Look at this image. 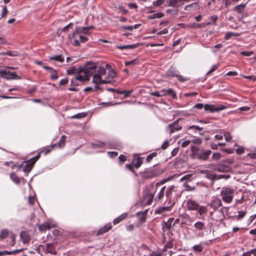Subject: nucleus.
<instances>
[{"mask_svg":"<svg viewBox=\"0 0 256 256\" xmlns=\"http://www.w3.org/2000/svg\"><path fill=\"white\" fill-rule=\"evenodd\" d=\"M194 108L198 110L204 108V110L208 111L210 112H219L226 108V106L222 104H203L202 103H198L194 105Z\"/></svg>","mask_w":256,"mask_h":256,"instance_id":"nucleus-3","label":"nucleus"},{"mask_svg":"<svg viewBox=\"0 0 256 256\" xmlns=\"http://www.w3.org/2000/svg\"><path fill=\"white\" fill-rule=\"evenodd\" d=\"M174 218H170L167 222H163L162 224V230L165 232L167 230H169L172 227V222Z\"/></svg>","mask_w":256,"mask_h":256,"instance_id":"nucleus-27","label":"nucleus"},{"mask_svg":"<svg viewBox=\"0 0 256 256\" xmlns=\"http://www.w3.org/2000/svg\"><path fill=\"white\" fill-rule=\"evenodd\" d=\"M224 136L226 142H230L232 139V137L229 132L224 134Z\"/></svg>","mask_w":256,"mask_h":256,"instance_id":"nucleus-64","label":"nucleus"},{"mask_svg":"<svg viewBox=\"0 0 256 256\" xmlns=\"http://www.w3.org/2000/svg\"><path fill=\"white\" fill-rule=\"evenodd\" d=\"M164 2V0H157L153 2L152 4L154 6H159Z\"/></svg>","mask_w":256,"mask_h":256,"instance_id":"nucleus-55","label":"nucleus"},{"mask_svg":"<svg viewBox=\"0 0 256 256\" xmlns=\"http://www.w3.org/2000/svg\"><path fill=\"white\" fill-rule=\"evenodd\" d=\"M238 214L237 216V219L240 220L244 217L246 212L244 211H239L238 212Z\"/></svg>","mask_w":256,"mask_h":256,"instance_id":"nucleus-58","label":"nucleus"},{"mask_svg":"<svg viewBox=\"0 0 256 256\" xmlns=\"http://www.w3.org/2000/svg\"><path fill=\"white\" fill-rule=\"evenodd\" d=\"M209 206L214 212L216 211L220 207L222 206V202L220 198L216 197L212 198L210 203L209 204Z\"/></svg>","mask_w":256,"mask_h":256,"instance_id":"nucleus-10","label":"nucleus"},{"mask_svg":"<svg viewBox=\"0 0 256 256\" xmlns=\"http://www.w3.org/2000/svg\"><path fill=\"white\" fill-rule=\"evenodd\" d=\"M175 186H170L166 192H165V194L166 198H167L166 201L169 204H172V196L173 192L174 191Z\"/></svg>","mask_w":256,"mask_h":256,"instance_id":"nucleus-14","label":"nucleus"},{"mask_svg":"<svg viewBox=\"0 0 256 256\" xmlns=\"http://www.w3.org/2000/svg\"><path fill=\"white\" fill-rule=\"evenodd\" d=\"M176 77L178 80L182 82H184L188 80V78H184L181 75L178 74H176Z\"/></svg>","mask_w":256,"mask_h":256,"instance_id":"nucleus-56","label":"nucleus"},{"mask_svg":"<svg viewBox=\"0 0 256 256\" xmlns=\"http://www.w3.org/2000/svg\"><path fill=\"white\" fill-rule=\"evenodd\" d=\"M234 190L230 187L224 186L222 188L220 196L222 201L227 204L232 202Z\"/></svg>","mask_w":256,"mask_h":256,"instance_id":"nucleus-4","label":"nucleus"},{"mask_svg":"<svg viewBox=\"0 0 256 256\" xmlns=\"http://www.w3.org/2000/svg\"><path fill=\"white\" fill-rule=\"evenodd\" d=\"M166 186H163L159 192L156 194L155 198L154 200L155 201H159L161 200L164 196V194H165V190H166Z\"/></svg>","mask_w":256,"mask_h":256,"instance_id":"nucleus-29","label":"nucleus"},{"mask_svg":"<svg viewBox=\"0 0 256 256\" xmlns=\"http://www.w3.org/2000/svg\"><path fill=\"white\" fill-rule=\"evenodd\" d=\"M66 140V136L64 135L62 136L60 139L59 140L58 143H56L52 144V147H58L59 148H62L65 146V142Z\"/></svg>","mask_w":256,"mask_h":256,"instance_id":"nucleus-26","label":"nucleus"},{"mask_svg":"<svg viewBox=\"0 0 256 256\" xmlns=\"http://www.w3.org/2000/svg\"><path fill=\"white\" fill-rule=\"evenodd\" d=\"M205 177L208 179L214 180L218 178H224L222 175H216L210 173H206Z\"/></svg>","mask_w":256,"mask_h":256,"instance_id":"nucleus-34","label":"nucleus"},{"mask_svg":"<svg viewBox=\"0 0 256 256\" xmlns=\"http://www.w3.org/2000/svg\"><path fill=\"white\" fill-rule=\"evenodd\" d=\"M191 150L192 157L194 158H198L204 160H207L212 153L210 150H200L194 146H191Z\"/></svg>","mask_w":256,"mask_h":256,"instance_id":"nucleus-2","label":"nucleus"},{"mask_svg":"<svg viewBox=\"0 0 256 256\" xmlns=\"http://www.w3.org/2000/svg\"><path fill=\"white\" fill-rule=\"evenodd\" d=\"M188 130H192L194 133H198L200 135H202L203 132L201 131L204 130V128L196 125H192L188 128Z\"/></svg>","mask_w":256,"mask_h":256,"instance_id":"nucleus-23","label":"nucleus"},{"mask_svg":"<svg viewBox=\"0 0 256 256\" xmlns=\"http://www.w3.org/2000/svg\"><path fill=\"white\" fill-rule=\"evenodd\" d=\"M54 148V147H52V144L50 146H46L43 148L40 151V152L44 153V155H46L50 153Z\"/></svg>","mask_w":256,"mask_h":256,"instance_id":"nucleus-44","label":"nucleus"},{"mask_svg":"<svg viewBox=\"0 0 256 256\" xmlns=\"http://www.w3.org/2000/svg\"><path fill=\"white\" fill-rule=\"evenodd\" d=\"M191 0H168L167 1V2H168V6L178 8L182 6L184 2H188Z\"/></svg>","mask_w":256,"mask_h":256,"instance_id":"nucleus-9","label":"nucleus"},{"mask_svg":"<svg viewBox=\"0 0 256 256\" xmlns=\"http://www.w3.org/2000/svg\"><path fill=\"white\" fill-rule=\"evenodd\" d=\"M106 145V143L102 142H100V141L92 144V146L94 148H103Z\"/></svg>","mask_w":256,"mask_h":256,"instance_id":"nucleus-45","label":"nucleus"},{"mask_svg":"<svg viewBox=\"0 0 256 256\" xmlns=\"http://www.w3.org/2000/svg\"><path fill=\"white\" fill-rule=\"evenodd\" d=\"M246 6V3L241 4L234 7L232 10L238 14H241L244 12V10Z\"/></svg>","mask_w":256,"mask_h":256,"instance_id":"nucleus-25","label":"nucleus"},{"mask_svg":"<svg viewBox=\"0 0 256 256\" xmlns=\"http://www.w3.org/2000/svg\"><path fill=\"white\" fill-rule=\"evenodd\" d=\"M164 172V170L159 168H154L146 169L144 172H140L142 178L144 180L150 179L158 176Z\"/></svg>","mask_w":256,"mask_h":256,"instance_id":"nucleus-5","label":"nucleus"},{"mask_svg":"<svg viewBox=\"0 0 256 256\" xmlns=\"http://www.w3.org/2000/svg\"><path fill=\"white\" fill-rule=\"evenodd\" d=\"M155 191L150 192L148 188H146L144 191L142 202L144 205H150L152 204L154 196Z\"/></svg>","mask_w":256,"mask_h":256,"instance_id":"nucleus-7","label":"nucleus"},{"mask_svg":"<svg viewBox=\"0 0 256 256\" xmlns=\"http://www.w3.org/2000/svg\"><path fill=\"white\" fill-rule=\"evenodd\" d=\"M246 193L243 192L242 190H240L239 192H236L237 195H241L240 197L236 199V204H242L244 202L247 200V198H246Z\"/></svg>","mask_w":256,"mask_h":256,"instance_id":"nucleus-17","label":"nucleus"},{"mask_svg":"<svg viewBox=\"0 0 256 256\" xmlns=\"http://www.w3.org/2000/svg\"><path fill=\"white\" fill-rule=\"evenodd\" d=\"M0 55H7L10 56H17L18 55V53L16 51H8L6 52H4L0 53Z\"/></svg>","mask_w":256,"mask_h":256,"instance_id":"nucleus-40","label":"nucleus"},{"mask_svg":"<svg viewBox=\"0 0 256 256\" xmlns=\"http://www.w3.org/2000/svg\"><path fill=\"white\" fill-rule=\"evenodd\" d=\"M179 120H178L172 124L168 125V128L170 129V134H173L174 132L178 131L182 129V126L178 124Z\"/></svg>","mask_w":256,"mask_h":256,"instance_id":"nucleus-13","label":"nucleus"},{"mask_svg":"<svg viewBox=\"0 0 256 256\" xmlns=\"http://www.w3.org/2000/svg\"><path fill=\"white\" fill-rule=\"evenodd\" d=\"M32 168H33L32 166L30 165L28 163H27L26 162V164H25V166L24 167L23 170L24 172H28L32 170Z\"/></svg>","mask_w":256,"mask_h":256,"instance_id":"nucleus-52","label":"nucleus"},{"mask_svg":"<svg viewBox=\"0 0 256 256\" xmlns=\"http://www.w3.org/2000/svg\"><path fill=\"white\" fill-rule=\"evenodd\" d=\"M118 158H119V160H120V164H122L123 162H126V156L124 155H123V154H120Z\"/></svg>","mask_w":256,"mask_h":256,"instance_id":"nucleus-60","label":"nucleus"},{"mask_svg":"<svg viewBox=\"0 0 256 256\" xmlns=\"http://www.w3.org/2000/svg\"><path fill=\"white\" fill-rule=\"evenodd\" d=\"M164 94H164H164L162 93L161 91L160 92L156 91V92H152L150 93V94L151 96H156L157 97L164 96Z\"/></svg>","mask_w":256,"mask_h":256,"instance_id":"nucleus-54","label":"nucleus"},{"mask_svg":"<svg viewBox=\"0 0 256 256\" xmlns=\"http://www.w3.org/2000/svg\"><path fill=\"white\" fill-rule=\"evenodd\" d=\"M56 226L55 224L46 222L40 224L38 226V228L41 232H46Z\"/></svg>","mask_w":256,"mask_h":256,"instance_id":"nucleus-18","label":"nucleus"},{"mask_svg":"<svg viewBox=\"0 0 256 256\" xmlns=\"http://www.w3.org/2000/svg\"><path fill=\"white\" fill-rule=\"evenodd\" d=\"M96 74H99L100 76H104L106 74V70L103 67H98L96 70Z\"/></svg>","mask_w":256,"mask_h":256,"instance_id":"nucleus-41","label":"nucleus"},{"mask_svg":"<svg viewBox=\"0 0 256 256\" xmlns=\"http://www.w3.org/2000/svg\"><path fill=\"white\" fill-rule=\"evenodd\" d=\"M174 205V203H172L170 206L159 207L156 208L155 212L157 214H162L166 212L170 211Z\"/></svg>","mask_w":256,"mask_h":256,"instance_id":"nucleus-21","label":"nucleus"},{"mask_svg":"<svg viewBox=\"0 0 256 256\" xmlns=\"http://www.w3.org/2000/svg\"><path fill=\"white\" fill-rule=\"evenodd\" d=\"M194 228L200 230H203L205 228V224L202 222H197L194 224Z\"/></svg>","mask_w":256,"mask_h":256,"instance_id":"nucleus-36","label":"nucleus"},{"mask_svg":"<svg viewBox=\"0 0 256 256\" xmlns=\"http://www.w3.org/2000/svg\"><path fill=\"white\" fill-rule=\"evenodd\" d=\"M186 206L188 210L197 211L200 216L206 214L208 212L206 206H200L196 201L191 199L187 200Z\"/></svg>","mask_w":256,"mask_h":256,"instance_id":"nucleus-1","label":"nucleus"},{"mask_svg":"<svg viewBox=\"0 0 256 256\" xmlns=\"http://www.w3.org/2000/svg\"><path fill=\"white\" fill-rule=\"evenodd\" d=\"M23 250L22 248L14 250L12 251H8V250H4L3 251L4 255H10V254H16Z\"/></svg>","mask_w":256,"mask_h":256,"instance_id":"nucleus-42","label":"nucleus"},{"mask_svg":"<svg viewBox=\"0 0 256 256\" xmlns=\"http://www.w3.org/2000/svg\"><path fill=\"white\" fill-rule=\"evenodd\" d=\"M128 216V214L126 212L124 213L119 216H118L117 218H115L114 221L113 223L114 224L116 225L120 223V222L123 220H124L126 219Z\"/></svg>","mask_w":256,"mask_h":256,"instance_id":"nucleus-33","label":"nucleus"},{"mask_svg":"<svg viewBox=\"0 0 256 256\" xmlns=\"http://www.w3.org/2000/svg\"><path fill=\"white\" fill-rule=\"evenodd\" d=\"M161 92L163 93V94L164 93L165 94L164 96L169 94V95L171 96L174 98H176V92H174V91L172 88H168V90L162 89L161 90Z\"/></svg>","mask_w":256,"mask_h":256,"instance_id":"nucleus-31","label":"nucleus"},{"mask_svg":"<svg viewBox=\"0 0 256 256\" xmlns=\"http://www.w3.org/2000/svg\"><path fill=\"white\" fill-rule=\"evenodd\" d=\"M138 43H136L133 44L126 45V49H134L137 48L139 46Z\"/></svg>","mask_w":256,"mask_h":256,"instance_id":"nucleus-62","label":"nucleus"},{"mask_svg":"<svg viewBox=\"0 0 256 256\" xmlns=\"http://www.w3.org/2000/svg\"><path fill=\"white\" fill-rule=\"evenodd\" d=\"M157 154H158V153L156 152H153L149 154L146 156V162H150L154 157H156L157 156Z\"/></svg>","mask_w":256,"mask_h":256,"instance_id":"nucleus-48","label":"nucleus"},{"mask_svg":"<svg viewBox=\"0 0 256 256\" xmlns=\"http://www.w3.org/2000/svg\"><path fill=\"white\" fill-rule=\"evenodd\" d=\"M49 60H54L60 62H64V58L62 56V54L51 56Z\"/></svg>","mask_w":256,"mask_h":256,"instance_id":"nucleus-38","label":"nucleus"},{"mask_svg":"<svg viewBox=\"0 0 256 256\" xmlns=\"http://www.w3.org/2000/svg\"><path fill=\"white\" fill-rule=\"evenodd\" d=\"M112 228V226L110 224H108L104 226L102 228H100L96 232V235H102L103 234Z\"/></svg>","mask_w":256,"mask_h":256,"instance_id":"nucleus-20","label":"nucleus"},{"mask_svg":"<svg viewBox=\"0 0 256 256\" xmlns=\"http://www.w3.org/2000/svg\"><path fill=\"white\" fill-rule=\"evenodd\" d=\"M148 210H146L144 212H140L137 213V216L139 218L140 221L141 222V224L145 222L146 217L148 213Z\"/></svg>","mask_w":256,"mask_h":256,"instance_id":"nucleus-32","label":"nucleus"},{"mask_svg":"<svg viewBox=\"0 0 256 256\" xmlns=\"http://www.w3.org/2000/svg\"><path fill=\"white\" fill-rule=\"evenodd\" d=\"M144 158L134 156L132 162V164L136 168H139L143 163Z\"/></svg>","mask_w":256,"mask_h":256,"instance_id":"nucleus-19","label":"nucleus"},{"mask_svg":"<svg viewBox=\"0 0 256 256\" xmlns=\"http://www.w3.org/2000/svg\"><path fill=\"white\" fill-rule=\"evenodd\" d=\"M209 18L212 20V22H208L206 24L207 25H210V24H213L214 25L216 26V22L218 20V17L217 16L214 15V16H210Z\"/></svg>","mask_w":256,"mask_h":256,"instance_id":"nucleus-46","label":"nucleus"},{"mask_svg":"<svg viewBox=\"0 0 256 256\" xmlns=\"http://www.w3.org/2000/svg\"><path fill=\"white\" fill-rule=\"evenodd\" d=\"M20 238L24 244H28L30 240V236L28 232L26 231H22L20 232Z\"/></svg>","mask_w":256,"mask_h":256,"instance_id":"nucleus-15","label":"nucleus"},{"mask_svg":"<svg viewBox=\"0 0 256 256\" xmlns=\"http://www.w3.org/2000/svg\"><path fill=\"white\" fill-rule=\"evenodd\" d=\"M240 34L239 33L233 32H228L224 36L225 40H228L232 36H238Z\"/></svg>","mask_w":256,"mask_h":256,"instance_id":"nucleus-37","label":"nucleus"},{"mask_svg":"<svg viewBox=\"0 0 256 256\" xmlns=\"http://www.w3.org/2000/svg\"><path fill=\"white\" fill-rule=\"evenodd\" d=\"M254 54L252 51H243L240 52V54L246 56H250Z\"/></svg>","mask_w":256,"mask_h":256,"instance_id":"nucleus-57","label":"nucleus"},{"mask_svg":"<svg viewBox=\"0 0 256 256\" xmlns=\"http://www.w3.org/2000/svg\"><path fill=\"white\" fill-rule=\"evenodd\" d=\"M13 234L12 232H10L7 230H2L0 232V240L2 241L5 238H8L10 234Z\"/></svg>","mask_w":256,"mask_h":256,"instance_id":"nucleus-30","label":"nucleus"},{"mask_svg":"<svg viewBox=\"0 0 256 256\" xmlns=\"http://www.w3.org/2000/svg\"><path fill=\"white\" fill-rule=\"evenodd\" d=\"M116 76V73L114 70H109L107 76L106 80H110L114 78Z\"/></svg>","mask_w":256,"mask_h":256,"instance_id":"nucleus-39","label":"nucleus"},{"mask_svg":"<svg viewBox=\"0 0 256 256\" xmlns=\"http://www.w3.org/2000/svg\"><path fill=\"white\" fill-rule=\"evenodd\" d=\"M46 252L52 254H56V252L54 244L48 243L46 244Z\"/></svg>","mask_w":256,"mask_h":256,"instance_id":"nucleus-28","label":"nucleus"},{"mask_svg":"<svg viewBox=\"0 0 256 256\" xmlns=\"http://www.w3.org/2000/svg\"><path fill=\"white\" fill-rule=\"evenodd\" d=\"M88 77L96 72L97 64L94 62H88L84 67L81 68Z\"/></svg>","mask_w":256,"mask_h":256,"instance_id":"nucleus-6","label":"nucleus"},{"mask_svg":"<svg viewBox=\"0 0 256 256\" xmlns=\"http://www.w3.org/2000/svg\"><path fill=\"white\" fill-rule=\"evenodd\" d=\"M8 10L6 6H3L2 8V12L1 15V18H4L8 14Z\"/></svg>","mask_w":256,"mask_h":256,"instance_id":"nucleus-61","label":"nucleus"},{"mask_svg":"<svg viewBox=\"0 0 256 256\" xmlns=\"http://www.w3.org/2000/svg\"><path fill=\"white\" fill-rule=\"evenodd\" d=\"M178 72L174 68H170L167 72H166V74L169 77H176L177 73H178Z\"/></svg>","mask_w":256,"mask_h":256,"instance_id":"nucleus-35","label":"nucleus"},{"mask_svg":"<svg viewBox=\"0 0 256 256\" xmlns=\"http://www.w3.org/2000/svg\"><path fill=\"white\" fill-rule=\"evenodd\" d=\"M0 76L6 80L20 79V77L16 72H10L6 70H0Z\"/></svg>","mask_w":256,"mask_h":256,"instance_id":"nucleus-8","label":"nucleus"},{"mask_svg":"<svg viewBox=\"0 0 256 256\" xmlns=\"http://www.w3.org/2000/svg\"><path fill=\"white\" fill-rule=\"evenodd\" d=\"M184 186L186 191H194L196 190L195 186H190L187 182L184 184Z\"/></svg>","mask_w":256,"mask_h":256,"instance_id":"nucleus-50","label":"nucleus"},{"mask_svg":"<svg viewBox=\"0 0 256 256\" xmlns=\"http://www.w3.org/2000/svg\"><path fill=\"white\" fill-rule=\"evenodd\" d=\"M192 176H193V174H186V175L184 176H182L180 178V181L182 182L185 180H188V181H190Z\"/></svg>","mask_w":256,"mask_h":256,"instance_id":"nucleus-51","label":"nucleus"},{"mask_svg":"<svg viewBox=\"0 0 256 256\" xmlns=\"http://www.w3.org/2000/svg\"><path fill=\"white\" fill-rule=\"evenodd\" d=\"M10 178L16 184H19L20 182V178L14 173H12L10 175Z\"/></svg>","mask_w":256,"mask_h":256,"instance_id":"nucleus-43","label":"nucleus"},{"mask_svg":"<svg viewBox=\"0 0 256 256\" xmlns=\"http://www.w3.org/2000/svg\"><path fill=\"white\" fill-rule=\"evenodd\" d=\"M75 78L80 82H84V81L89 80V77L84 73V72L80 68L78 70V74L75 77Z\"/></svg>","mask_w":256,"mask_h":256,"instance_id":"nucleus-12","label":"nucleus"},{"mask_svg":"<svg viewBox=\"0 0 256 256\" xmlns=\"http://www.w3.org/2000/svg\"><path fill=\"white\" fill-rule=\"evenodd\" d=\"M43 68L46 70H49L50 74V78L52 80H56L58 78V76L56 70L46 66H44Z\"/></svg>","mask_w":256,"mask_h":256,"instance_id":"nucleus-16","label":"nucleus"},{"mask_svg":"<svg viewBox=\"0 0 256 256\" xmlns=\"http://www.w3.org/2000/svg\"><path fill=\"white\" fill-rule=\"evenodd\" d=\"M192 249L195 252H202V247L200 244L195 245L192 247Z\"/></svg>","mask_w":256,"mask_h":256,"instance_id":"nucleus-53","label":"nucleus"},{"mask_svg":"<svg viewBox=\"0 0 256 256\" xmlns=\"http://www.w3.org/2000/svg\"><path fill=\"white\" fill-rule=\"evenodd\" d=\"M173 247V240H171L168 241L166 244L164 246L162 251H166L168 248H171Z\"/></svg>","mask_w":256,"mask_h":256,"instance_id":"nucleus-47","label":"nucleus"},{"mask_svg":"<svg viewBox=\"0 0 256 256\" xmlns=\"http://www.w3.org/2000/svg\"><path fill=\"white\" fill-rule=\"evenodd\" d=\"M101 77L102 76H99V74H94L93 76L92 82L96 85H99L100 84L110 83L111 82L110 80H102Z\"/></svg>","mask_w":256,"mask_h":256,"instance_id":"nucleus-11","label":"nucleus"},{"mask_svg":"<svg viewBox=\"0 0 256 256\" xmlns=\"http://www.w3.org/2000/svg\"><path fill=\"white\" fill-rule=\"evenodd\" d=\"M200 8V6L198 2H194L192 4L186 5L184 8V10L186 11L196 10H198Z\"/></svg>","mask_w":256,"mask_h":256,"instance_id":"nucleus-22","label":"nucleus"},{"mask_svg":"<svg viewBox=\"0 0 256 256\" xmlns=\"http://www.w3.org/2000/svg\"><path fill=\"white\" fill-rule=\"evenodd\" d=\"M16 236L14 234H10V236L7 238L6 240V246H13L16 244Z\"/></svg>","mask_w":256,"mask_h":256,"instance_id":"nucleus-24","label":"nucleus"},{"mask_svg":"<svg viewBox=\"0 0 256 256\" xmlns=\"http://www.w3.org/2000/svg\"><path fill=\"white\" fill-rule=\"evenodd\" d=\"M36 198L34 196H30L28 198V202L30 204L34 205V204Z\"/></svg>","mask_w":256,"mask_h":256,"instance_id":"nucleus-63","label":"nucleus"},{"mask_svg":"<svg viewBox=\"0 0 256 256\" xmlns=\"http://www.w3.org/2000/svg\"><path fill=\"white\" fill-rule=\"evenodd\" d=\"M190 142H192L198 145H200L202 144V141L200 138L196 137H192V138L190 140Z\"/></svg>","mask_w":256,"mask_h":256,"instance_id":"nucleus-49","label":"nucleus"},{"mask_svg":"<svg viewBox=\"0 0 256 256\" xmlns=\"http://www.w3.org/2000/svg\"><path fill=\"white\" fill-rule=\"evenodd\" d=\"M108 145L110 148H116L118 146V144L114 142H110L108 144Z\"/></svg>","mask_w":256,"mask_h":256,"instance_id":"nucleus-59","label":"nucleus"}]
</instances>
